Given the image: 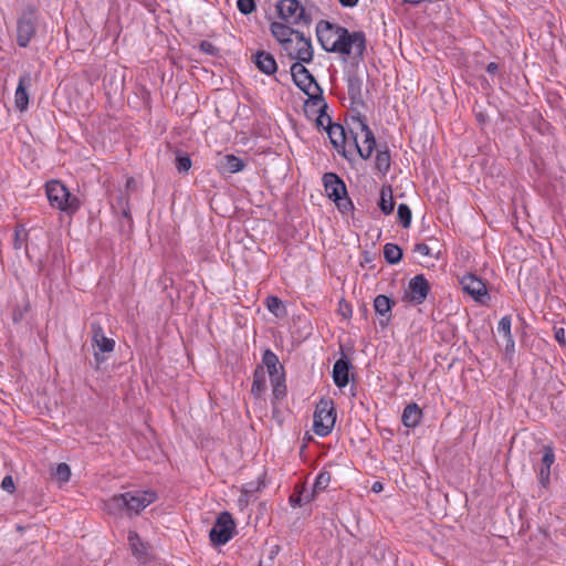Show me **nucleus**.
I'll return each mask as SVG.
<instances>
[{
    "label": "nucleus",
    "mask_w": 566,
    "mask_h": 566,
    "mask_svg": "<svg viewBox=\"0 0 566 566\" xmlns=\"http://www.w3.org/2000/svg\"><path fill=\"white\" fill-rule=\"evenodd\" d=\"M319 44L326 52L353 55L361 60L366 51V36L363 31L349 32L346 28L321 20L316 25Z\"/></svg>",
    "instance_id": "obj_1"
},
{
    "label": "nucleus",
    "mask_w": 566,
    "mask_h": 566,
    "mask_svg": "<svg viewBox=\"0 0 566 566\" xmlns=\"http://www.w3.org/2000/svg\"><path fill=\"white\" fill-rule=\"evenodd\" d=\"M45 191L50 205L61 211L74 213L80 208L78 199L59 180L48 181Z\"/></svg>",
    "instance_id": "obj_2"
},
{
    "label": "nucleus",
    "mask_w": 566,
    "mask_h": 566,
    "mask_svg": "<svg viewBox=\"0 0 566 566\" xmlns=\"http://www.w3.org/2000/svg\"><path fill=\"white\" fill-rule=\"evenodd\" d=\"M353 124L354 127L350 128V134L353 135L356 149L363 159H368L376 147L374 133L360 114L353 117Z\"/></svg>",
    "instance_id": "obj_3"
},
{
    "label": "nucleus",
    "mask_w": 566,
    "mask_h": 566,
    "mask_svg": "<svg viewBox=\"0 0 566 566\" xmlns=\"http://www.w3.org/2000/svg\"><path fill=\"white\" fill-rule=\"evenodd\" d=\"M306 62H295L291 66V76L294 84L308 96L307 102L323 96V90L315 77L304 66Z\"/></svg>",
    "instance_id": "obj_4"
},
{
    "label": "nucleus",
    "mask_w": 566,
    "mask_h": 566,
    "mask_svg": "<svg viewBox=\"0 0 566 566\" xmlns=\"http://www.w3.org/2000/svg\"><path fill=\"white\" fill-rule=\"evenodd\" d=\"M279 17L293 25H310L312 15L297 0H281L276 4Z\"/></svg>",
    "instance_id": "obj_5"
},
{
    "label": "nucleus",
    "mask_w": 566,
    "mask_h": 566,
    "mask_svg": "<svg viewBox=\"0 0 566 566\" xmlns=\"http://www.w3.org/2000/svg\"><path fill=\"white\" fill-rule=\"evenodd\" d=\"M335 421L336 412L333 401L322 399L314 412V432L319 437H326L333 430Z\"/></svg>",
    "instance_id": "obj_6"
},
{
    "label": "nucleus",
    "mask_w": 566,
    "mask_h": 566,
    "mask_svg": "<svg viewBox=\"0 0 566 566\" xmlns=\"http://www.w3.org/2000/svg\"><path fill=\"white\" fill-rule=\"evenodd\" d=\"M286 55L296 62L310 63L313 60L314 50L310 38H306L303 32L296 30L291 38V48L287 44L282 46Z\"/></svg>",
    "instance_id": "obj_7"
},
{
    "label": "nucleus",
    "mask_w": 566,
    "mask_h": 566,
    "mask_svg": "<svg viewBox=\"0 0 566 566\" xmlns=\"http://www.w3.org/2000/svg\"><path fill=\"white\" fill-rule=\"evenodd\" d=\"M125 497V514L128 517L140 514L148 505L157 500V494L151 491H130L123 493Z\"/></svg>",
    "instance_id": "obj_8"
},
{
    "label": "nucleus",
    "mask_w": 566,
    "mask_h": 566,
    "mask_svg": "<svg viewBox=\"0 0 566 566\" xmlns=\"http://www.w3.org/2000/svg\"><path fill=\"white\" fill-rule=\"evenodd\" d=\"M234 527L235 524L231 514L229 512H222L210 530V541L214 545H224L231 539Z\"/></svg>",
    "instance_id": "obj_9"
},
{
    "label": "nucleus",
    "mask_w": 566,
    "mask_h": 566,
    "mask_svg": "<svg viewBox=\"0 0 566 566\" xmlns=\"http://www.w3.org/2000/svg\"><path fill=\"white\" fill-rule=\"evenodd\" d=\"M36 24L38 18L33 9H28L21 14L17 24V42L19 46H28L35 34Z\"/></svg>",
    "instance_id": "obj_10"
},
{
    "label": "nucleus",
    "mask_w": 566,
    "mask_h": 566,
    "mask_svg": "<svg viewBox=\"0 0 566 566\" xmlns=\"http://www.w3.org/2000/svg\"><path fill=\"white\" fill-rule=\"evenodd\" d=\"M92 346L94 348V357L97 364L103 363L106 358L105 353H112L115 348V340L105 336L102 326L97 323L91 324Z\"/></svg>",
    "instance_id": "obj_11"
},
{
    "label": "nucleus",
    "mask_w": 566,
    "mask_h": 566,
    "mask_svg": "<svg viewBox=\"0 0 566 566\" xmlns=\"http://www.w3.org/2000/svg\"><path fill=\"white\" fill-rule=\"evenodd\" d=\"M430 292V284L423 274L413 276L405 292V297L416 305L422 304Z\"/></svg>",
    "instance_id": "obj_12"
},
{
    "label": "nucleus",
    "mask_w": 566,
    "mask_h": 566,
    "mask_svg": "<svg viewBox=\"0 0 566 566\" xmlns=\"http://www.w3.org/2000/svg\"><path fill=\"white\" fill-rule=\"evenodd\" d=\"M462 289L475 301L485 304L484 297H488L485 283L474 274L464 275L461 280Z\"/></svg>",
    "instance_id": "obj_13"
},
{
    "label": "nucleus",
    "mask_w": 566,
    "mask_h": 566,
    "mask_svg": "<svg viewBox=\"0 0 566 566\" xmlns=\"http://www.w3.org/2000/svg\"><path fill=\"white\" fill-rule=\"evenodd\" d=\"M32 85V77L30 73H24L20 76L19 83L14 93V106L18 111L24 112L29 106L28 88Z\"/></svg>",
    "instance_id": "obj_14"
},
{
    "label": "nucleus",
    "mask_w": 566,
    "mask_h": 566,
    "mask_svg": "<svg viewBox=\"0 0 566 566\" xmlns=\"http://www.w3.org/2000/svg\"><path fill=\"white\" fill-rule=\"evenodd\" d=\"M555 461V453L551 446L543 447V457L537 469L538 482L546 488L549 484L551 467Z\"/></svg>",
    "instance_id": "obj_15"
},
{
    "label": "nucleus",
    "mask_w": 566,
    "mask_h": 566,
    "mask_svg": "<svg viewBox=\"0 0 566 566\" xmlns=\"http://www.w3.org/2000/svg\"><path fill=\"white\" fill-rule=\"evenodd\" d=\"M323 184L326 195L333 200L347 195L345 182L334 172L324 174Z\"/></svg>",
    "instance_id": "obj_16"
},
{
    "label": "nucleus",
    "mask_w": 566,
    "mask_h": 566,
    "mask_svg": "<svg viewBox=\"0 0 566 566\" xmlns=\"http://www.w3.org/2000/svg\"><path fill=\"white\" fill-rule=\"evenodd\" d=\"M349 368L350 361L345 355L335 361L333 366V380L337 387L344 388L348 385Z\"/></svg>",
    "instance_id": "obj_17"
},
{
    "label": "nucleus",
    "mask_w": 566,
    "mask_h": 566,
    "mask_svg": "<svg viewBox=\"0 0 566 566\" xmlns=\"http://www.w3.org/2000/svg\"><path fill=\"white\" fill-rule=\"evenodd\" d=\"M253 62L258 70L265 75H273L277 71V63L274 56L266 51H258L253 55Z\"/></svg>",
    "instance_id": "obj_18"
},
{
    "label": "nucleus",
    "mask_w": 566,
    "mask_h": 566,
    "mask_svg": "<svg viewBox=\"0 0 566 566\" xmlns=\"http://www.w3.org/2000/svg\"><path fill=\"white\" fill-rule=\"evenodd\" d=\"M347 93L352 104L364 106L363 78L354 73L347 77Z\"/></svg>",
    "instance_id": "obj_19"
},
{
    "label": "nucleus",
    "mask_w": 566,
    "mask_h": 566,
    "mask_svg": "<svg viewBox=\"0 0 566 566\" xmlns=\"http://www.w3.org/2000/svg\"><path fill=\"white\" fill-rule=\"evenodd\" d=\"M306 106L316 108V112L318 113V116L316 118L317 127H322L326 130L333 124L332 118L326 113L328 106L323 96L315 98L311 102H306Z\"/></svg>",
    "instance_id": "obj_20"
},
{
    "label": "nucleus",
    "mask_w": 566,
    "mask_h": 566,
    "mask_svg": "<svg viewBox=\"0 0 566 566\" xmlns=\"http://www.w3.org/2000/svg\"><path fill=\"white\" fill-rule=\"evenodd\" d=\"M270 31L281 46L287 44V48H291V38L294 35L295 29L285 23L275 21L271 23Z\"/></svg>",
    "instance_id": "obj_21"
},
{
    "label": "nucleus",
    "mask_w": 566,
    "mask_h": 566,
    "mask_svg": "<svg viewBox=\"0 0 566 566\" xmlns=\"http://www.w3.org/2000/svg\"><path fill=\"white\" fill-rule=\"evenodd\" d=\"M262 363L265 365L271 381L281 379L283 374L281 370L283 369L282 365L279 361L277 356L271 350L266 349L262 356Z\"/></svg>",
    "instance_id": "obj_22"
},
{
    "label": "nucleus",
    "mask_w": 566,
    "mask_h": 566,
    "mask_svg": "<svg viewBox=\"0 0 566 566\" xmlns=\"http://www.w3.org/2000/svg\"><path fill=\"white\" fill-rule=\"evenodd\" d=\"M245 166L247 165L243 159L232 154H228L220 159L218 164V169L222 174H235L242 171L245 168Z\"/></svg>",
    "instance_id": "obj_23"
},
{
    "label": "nucleus",
    "mask_w": 566,
    "mask_h": 566,
    "mask_svg": "<svg viewBox=\"0 0 566 566\" xmlns=\"http://www.w3.org/2000/svg\"><path fill=\"white\" fill-rule=\"evenodd\" d=\"M422 418V410L416 402L409 403L405 407L401 416V421L407 428H416Z\"/></svg>",
    "instance_id": "obj_24"
},
{
    "label": "nucleus",
    "mask_w": 566,
    "mask_h": 566,
    "mask_svg": "<svg viewBox=\"0 0 566 566\" xmlns=\"http://www.w3.org/2000/svg\"><path fill=\"white\" fill-rule=\"evenodd\" d=\"M125 497L124 494H115L108 500L104 501L103 510L115 517L122 516L125 513Z\"/></svg>",
    "instance_id": "obj_25"
},
{
    "label": "nucleus",
    "mask_w": 566,
    "mask_h": 566,
    "mask_svg": "<svg viewBox=\"0 0 566 566\" xmlns=\"http://www.w3.org/2000/svg\"><path fill=\"white\" fill-rule=\"evenodd\" d=\"M328 137L331 139V143L333 146L340 153V150H344L346 142H347V135L345 132V128L340 124L333 123L327 129H326Z\"/></svg>",
    "instance_id": "obj_26"
},
{
    "label": "nucleus",
    "mask_w": 566,
    "mask_h": 566,
    "mask_svg": "<svg viewBox=\"0 0 566 566\" xmlns=\"http://www.w3.org/2000/svg\"><path fill=\"white\" fill-rule=\"evenodd\" d=\"M395 304L394 300L384 294L377 295L374 300L375 312L379 316L386 317L387 323L391 319V310Z\"/></svg>",
    "instance_id": "obj_27"
},
{
    "label": "nucleus",
    "mask_w": 566,
    "mask_h": 566,
    "mask_svg": "<svg viewBox=\"0 0 566 566\" xmlns=\"http://www.w3.org/2000/svg\"><path fill=\"white\" fill-rule=\"evenodd\" d=\"M391 165V156L387 145L380 146L377 149L375 158V168L382 175H386Z\"/></svg>",
    "instance_id": "obj_28"
},
{
    "label": "nucleus",
    "mask_w": 566,
    "mask_h": 566,
    "mask_svg": "<svg viewBox=\"0 0 566 566\" xmlns=\"http://www.w3.org/2000/svg\"><path fill=\"white\" fill-rule=\"evenodd\" d=\"M266 390L265 371L262 367H258L253 374L251 394L255 398H260Z\"/></svg>",
    "instance_id": "obj_29"
},
{
    "label": "nucleus",
    "mask_w": 566,
    "mask_h": 566,
    "mask_svg": "<svg viewBox=\"0 0 566 566\" xmlns=\"http://www.w3.org/2000/svg\"><path fill=\"white\" fill-rule=\"evenodd\" d=\"M128 543H129V546L133 551V554L142 559V558H145L147 556V546L146 544L140 539L139 535L134 532V531H130L128 533Z\"/></svg>",
    "instance_id": "obj_30"
},
{
    "label": "nucleus",
    "mask_w": 566,
    "mask_h": 566,
    "mask_svg": "<svg viewBox=\"0 0 566 566\" xmlns=\"http://www.w3.org/2000/svg\"><path fill=\"white\" fill-rule=\"evenodd\" d=\"M379 208L385 214H390L394 211L395 202L392 199V190L390 186L381 188Z\"/></svg>",
    "instance_id": "obj_31"
},
{
    "label": "nucleus",
    "mask_w": 566,
    "mask_h": 566,
    "mask_svg": "<svg viewBox=\"0 0 566 566\" xmlns=\"http://www.w3.org/2000/svg\"><path fill=\"white\" fill-rule=\"evenodd\" d=\"M331 483V473L328 471H321L315 479V482L313 484V491L311 497L306 496V501H311L315 494L323 492L327 489V486Z\"/></svg>",
    "instance_id": "obj_32"
},
{
    "label": "nucleus",
    "mask_w": 566,
    "mask_h": 566,
    "mask_svg": "<svg viewBox=\"0 0 566 566\" xmlns=\"http://www.w3.org/2000/svg\"><path fill=\"white\" fill-rule=\"evenodd\" d=\"M384 258L389 264H397L402 258V250L395 243H386Z\"/></svg>",
    "instance_id": "obj_33"
},
{
    "label": "nucleus",
    "mask_w": 566,
    "mask_h": 566,
    "mask_svg": "<svg viewBox=\"0 0 566 566\" xmlns=\"http://www.w3.org/2000/svg\"><path fill=\"white\" fill-rule=\"evenodd\" d=\"M265 305L269 312L274 314L276 317H282L285 315V307L279 297L274 295L268 296L265 300Z\"/></svg>",
    "instance_id": "obj_34"
},
{
    "label": "nucleus",
    "mask_w": 566,
    "mask_h": 566,
    "mask_svg": "<svg viewBox=\"0 0 566 566\" xmlns=\"http://www.w3.org/2000/svg\"><path fill=\"white\" fill-rule=\"evenodd\" d=\"M397 216L403 228H409L411 223V210L406 203H400L397 209Z\"/></svg>",
    "instance_id": "obj_35"
},
{
    "label": "nucleus",
    "mask_w": 566,
    "mask_h": 566,
    "mask_svg": "<svg viewBox=\"0 0 566 566\" xmlns=\"http://www.w3.org/2000/svg\"><path fill=\"white\" fill-rule=\"evenodd\" d=\"M191 168V159L188 155L182 154L181 151H178V155L176 157V169L180 174L188 172Z\"/></svg>",
    "instance_id": "obj_36"
},
{
    "label": "nucleus",
    "mask_w": 566,
    "mask_h": 566,
    "mask_svg": "<svg viewBox=\"0 0 566 566\" xmlns=\"http://www.w3.org/2000/svg\"><path fill=\"white\" fill-rule=\"evenodd\" d=\"M333 201L342 213H348L354 210V205L347 195L340 196V199H334Z\"/></svg>",
    "instance_id": "obj_37"
},
{
    "label": "nucleus",
    "mask_w": 566,
    "mask_h": 566,
    "mask_svg": "<svg viewBox=\"0 0 566 566\" xmlns=\"http://www.w3.org/2000/svg\"><path fill=\"white\" fill-rule=\"evenodd\" d=\"M511 325H512L511 316H509V315L503 316L497 324L499 334H502L505 338L512 336Z\"/></svg>",
    "instance_id": "obj_38"
},
{
    "label": "nucleus",
    "mask_w": 566,
    "mask_h": 566,
    "mask_svg": "<svg viewBox=\"0 0 566 566\" xmlns=\"http://www.w3.org/2000/svg\"><path fill=\"white\" fill-rule=\"evenodd\" d=\"M54 474L60 482L64 483L71 478V469L66 463H59Z\"/></svg>",
    "instance_id": "obj_39"
},
{
    "label": "nucleus",
    "mask_w": 566,
    "mask_h": 566,
    "mask_svg": "<svg viewBox=\"0 0 566 566\" xmlns=\"http://www.w3.org/2000/svg\"><path fill=\"white\" fill-rule=\"evenodd\" d=\"M114 208H119L122 211V216L125 217L128 221H132L128 199L125 196H119L117 198V202L116 206H114Z\"/></svg>",
    "instance_id": "obj_40"
},
{
    "label": "nucleus",
    "mask_w": 566,
    "mask_h": 566,
    "mask_svg": "<svg viewBox=\"0 0 566 566\" xmlns=\"http://www.w3.org/2000/svg\"><path fill=\"white\" fill-rule=\"evenodd\" d=\"M238 10L242 14H250L255 10V1L254 0H238L237 1Z\"/></svg>",
    "instance_id": "obj_41"
},
{
    "label": "nucleus",
    "mask_w": 566,
    "mask_h": 566,
    "mask_svg": "<svg viewBox=\"0 0 566 566\" xmlns=\"http://www.w3.org/2000/svg\"><path fill=\"white\" fill-rule=\"evenodd\" d=\"M199 49L201 52L209 55H216L218 53V49L211 42L206 40L200 42Z\"/></svg>",
    "instance_id": "obj_42"
},
{
    "label": "nucleus",
    "mask_w": 566,
    "mask_h": 566,
    "mask_svg": "<svg viewBox=\"0 0 566 566\" xmlns=\"http://www.w3.org/2000/svg\"><path fill=\"white\" fill-rule=\"evenodd\" d=\"M284 378L272 381L273 395L279 398L285 394V385L283 384Z\"/></svg>",
    "instance_id": "obj_43"
},
{
    "label": "nucleus",
    "mask_w": 566,
    "mask_h": 566,
    "mask_svg": "<svg viewBox=\"0 0 566 566\" xmlns=\"http://www.w3.org/2000/svg\"><path fill=\"white\" fill-rule=\"evenodd\" d=\"M3 491L12 494L15 491V485L11 475H6L1 482Z\"/></svg>",
    "instance_id": "obj_44"
},
{
    "label": "nucleus",
    "mask_w": 566,
    "mask_h": 566,
    "mask_svg": "<svg viewBox=\"0 0 566 566\" xmlns=\"http://www.w3.org/2000/svg\"><path fill=\"white\" fill-rule=\"evenodd\" d=\"M27 235L25 231L22 229V230H19L17 229L15 230V233H14V248L17 250H20L23 244H24V237Z\"/></svg>",
    "instance_id": "obj_45"
},
{
    "label": "nucleus",
    "mask_w": 566,
    "mask_h": 566,
    "mask_svg": "<svg viewBox=\"0 0 566 566\" xmlns=\"http://www.w3.org/2000/svg\"><path fill=\"white\" fill-rule=\"evenodd\" d=\"M554 337H555L556 342L559 345H562V346L566 345V337H565V329H564V327L555 326L554 327Z\"/></svg>",
    "instance_id": "obj_46"
},
{
    "label": "nucleus",
    "mask_w": 566,
    "mask_h": 566,
    "mask_svg": "<svg viewBox=\"0 0 566 566\" xmlns=\"http://www.w3.org/2000/svg\"><path fill=\"white\" fill-rule=\"evenodd\" d=\"M415 251L420 253L421 255H424V256H431L432 255L430 247L428 244H426V243H418V244H416Z\"/></svg>",
    "instance_id": "obj_47"
},
{
    "label": "nucleus",
    "mask_w": 566,
    "mask_h": 566,
    "mask_svg": "<svg viewBox=\"0 0 566 566\" xmlns=\"http://www.w3.org/2000/svg\"><path fill=\"white\" fill-rule=\"evenodd\" d=\"M505 339H506L505 352L506 353H514L515 344H514L513 336L506 337Z\"/></svg>",
    "instance_id": "obj_48"
},
{
    "label": "nucleus",
    "mask_w": 566,
    "mask_h": 566,
    "mask_svg": "<svg viewBox=\"0 0 566 566\" xmlns=\"http://www.w3.org/2000/svg\"><path fill=\"white\" fill-rule=\"evenodd\" d=\"M290 503L293 507L301 506L302 505V495H291Z\"/></svg>",
    "instance_id": "obj_49"
},
{
    "label": "nucleus",
    "mask_w": 566,
    "mask_h": 566,
    "mask_svg": "<svg viewBox=\"0 0 566 566\" xmlns=\"http://www.w3.org/2000/svg\"><path fill=\"white\" fill-rule=\"evenodd\" d=\"M23 317V312L20 308H14L12 312V319L14 323H19Z\"/></svg>",
    "instance_id": "obj_50"
},
{
    "label": "nucleus",
    "mask_w": 566,
    "mask_h": 566,
    "mask_svg": "<svg viewBox=\"0 0 566 566\" xmlns=\"http://www.w3.org/2000/svg\"><path fill=\"white\" fill-rule=\"evenodd\" d=\"M343 7L353 8L358 3V0H338Z\"/></svg>",
    "instance_id": "obj_51"
},
{
    "label": "nucleus",
    "mask_w": 566,
    "mask_h": 566,
    "mask_svg": "<svg viewBox=\"0 0 566 566\" xmlns=\"http://www.w3.org/2000/svg\"><path fill=\"white\" fill-rule=\"evenodd\" d=\"M499 71V65L494 62H491L486 66V72L490 74H495Z\"/></svg>",
    "instance_id": "obj_52"
},
{
    "label": "nucleus",
    "mask_w": 566,
    "mask_h": 566,
    "mask_svg": "<svg viewBox=\"0 0 566 566\" xmlns=\"http://www.w3.org/2000/svg\"><path fill=\"white\" fill-rule=\"evenodd\" d=\"M371 490L374 492L378 493L382 490V484L380 482H375L371 486Z\"/></svg>",
    "instance_id": "obj_53"
},
{
    "label": "nucleus",
    "mask_w": 566,
    "mask_h": 566,
    "mask_svg": "<svg viewBox=\"0 0 566 566\" xmlns=\"http://www.w3.org/2000/svg\"><path fill=\"white\" fill-rule=\"evenodd\" d=\"M403 1L407 3L416 4V3L421 2L422 0H403Z\"/></svg>",
    "instance_id": "obj_54"
}]
</instances>
